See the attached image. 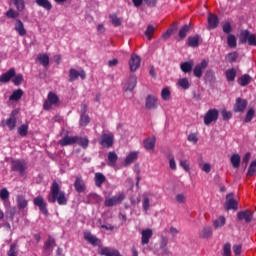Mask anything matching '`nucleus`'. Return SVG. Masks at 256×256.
Returning a JSON list of instances; mask_svg holds the SVG:
<instances>
[{"label": "nucleus", "instance_id": "nucleus-1", "mask_svg": "<svg viewBox=\"0 0 256 256\" xmlns=\"http://www.w3.org/2000/svg\"><path fill=\"white\" fill-rule=\"evenodd\" d=\"M49 203H55L57 201L58 205H67V197L65 192L61 191V187L57 181H53L50 187V195L48 196Z\"/></svg>", "mask_w": 256, "mask_h": 256}, {"label": "nucleus", "instance_id": "nucleus-2", "mask_svg": "<svg viewBox=\"0 0 256 256\" xmlns=\"http://www.w3.org/2000/svg\"><path fill=\"white\" fill-rule=\"evenodd\" d=\"M239 41L242 45L248 43L250 47H256V36L254 33H251L249 30H243L240 33Z\"/></svg>", "mask_w": 256, "mask_h": 256}, {"label": "nucleus", "instance_id": "nucleus-3", "mask_svg": "<svg viewBox=\"0 0 256 256\" xmlns=\"http://www.w3.org/2000/svg\"><path fill=\"white\" fill-rule=\"evenodd\" d=\"M59 96L55 94V92H49L47 95V99L44 102L43 109L44 111H49L52 107H59Z\"/></svg>", "mask_w": 256, "mask_h": 256}, {"label": "nucleus", "instance_id": "nucleus-4", "mask_svg": "<svg viewBox=\"0 0 256 256\" xmlns=\"http://www.w3.org/2000/svg\"><path fill=\"white\" fill-rule=\"evenodd\" d=\"M11 171H15L19 173V175H25V171H27V162L21 159H13L11 161Z\"/></svg>", "mask_w": 256, "mask_h": 256}, {"label": "nucleus", "instance_id": "nucleus-5", "mask_svg": "<svg viewBox=\"0 0 256 256\" xmlns=\"http://www.w3.org/2000/svg\"><path fill=\"white\" fill-rule=\"evenodd\" d=\"M68 81L69 83H75V81H77V79H82V81H85V79H87V73L85 72V70H77L75 68H70L69 73H68Z\"/></svg>", "mask_w": 256, "mask_h": 256}, {"label": "nucleus", "instance_id": "nucleus-6", "mask_svg": "<svg viewBox=\"0 0 256 256\" xmlns=\"http://www.w3.org/2000/svg\"><path fill=\"white\" fill-rule=\"evenodd\" d=\"M125 199V194L121 193L119 195H115L112 197H106L104 201L105 207H115L116 205H119L123 203Z\"/></svg>", "mask_w": 256, "mask_h": 256}, {"label": "nucleus", "instance_id": "nucleus-7", "mask_svg": "<svg viewBox=\"0 0 256 256\" xmlns=\"http://www.w3.org/2000/svg\"><path fill=\"white\" fill-rule=\"evenodd\" d=\"M99 143L105 149H111V147L115 145V137L113 136V134L104 133L101 135Z\"/></svg>", "mask_w": 256, "mask_h": 256}, {"label": "nucleus", "instance_id": "nucleus-8", "mask_svg": "<svg viewBox=\"0 0 256 256\" xmlns=\"http://www.w3.org/2000/svg\"><path fill=\"white\" fill-rule=\"evenodd\" d=\"M33 203L35 207H38L40 212L45 215V217L49 216V210L47 209V202L43 196H37L33 199Z\"/></svg>", "mask_w": 256, "mask_h": 256}, {"label": "nucleus", "instance_id": "nucleus-9", "mask_svg": "<svg viewBox=\"0 0 256 256\" xmlns=\"http://www.w3.org/2000/svg\"><path fill=\"white\" fill-rule=\"evenodd\" d=\"M255 215L254 211H251L249 209L242 210L237 213V219L238 221H244L247 225L253 221V217Z\"/></svg>", "mask_w": 256, "mask_h": 256}, {"label": "nucleus", "instance_id": "nucleus-10", "mask_svg": "<svg viewBox=\"0 0 256 256\" xmlns=\"http://www.w3.org/2000/svg\"><path fill=\"white\" fill-rule=\"evenodd\" d=\"M219 119V110L216 108L209 109L204 116V124L211 125V123Z\"/></svg>", "mask_w": 256, "mask_h": 256}, {"label": "nucleus", "instance_id": "nucleus-11", "mask_svg": "<svg viewBox=\"0 0 256 256\" xmlns=\"http://www.w3.org/2000/svg\"><path fill=\"white\" fill-rule=\"evenodd\" d=\"M128 65L131 73H135L141 67V57L135 53L131 54Z\"/></svg>", "mask_w": 256, "mask_h": 256}, {"label": "nucleus", "instance_id": "nucleus-12", "mask_svg": "<svg viewBox=\"0 0 256 256\" xmlns=\"http://www.w3.org/2000/svg\"><path fill=\"white\" fill-rule=\"evenodd\" d=\"M207 67H209V62H207V60L205 59H203L200 63L196 64L193 69L194 77H197V79H201L203 77V70L207 69Z\"/></svg>", "mask_w": 256, "mask_h": 256}, {"label": "nucleus", "instance_id": "nucleus-13", "mask_svg": "<svg viewBox=\"0 0 256 256\" xmlns=\"http://www.w3.org/2000/svg\"><path fill=\"white\" fill-rule=\"evenodd\" d=\"M239 207V203H237V200L233 199V193H230L226 195V203H225V209L226 211H237Z\"/></svg>", "mask_w": 256, "mask_h": 256}, {"label": "nucleus", "instance_id": "nucleus-14", "mask_svg": "<svg viewBox=\"0 0 256 256\" xmlns=\"http://www.w3.org/2000/svg\"><path fill=\"white\" fill-rule=\"evenodd\" d=\"M145 107L150 111H154L159 107V100L153 95H148L145 100Z\"/></svg>", "mask_w": 256, "mask_h": 256}, {"label": "nucleus", "instance_id": "nucleus-15", "mask_svg": "<svg viewBox=\"0 0 256 256\" xmlns=\"http://www.w3.org/2000/svg\"><path fill=\"white\" fill-rule=\"evenodd\" d=\"M83 236L85 241H87V243H90V245H93V247H97V245H101V239L93 235L91 231H84Z\"/></svg>", "mask_w": 256, "mask_h": 256}, {"label": "nucleus", "instance_id": "nucleus-16", "mask_svg": "<svg viewBox=\"0 0 256 256\" xmlns=\"http://www.w3.org/2000/svg\"><path fill=\"white\" fill-rule=\"evenodd\" d=\"M208 21V31H211L213 29H217L219 27V17L213 13H209L207 16Z\"/></svg>", "mask_w": 256, "mask_h": 256}, {"label": "nucleus", "instance_id": "nucleus-17", "mask_svg": "<svg viewBox=\"0 0 256 256\" xmlns=\"http://www.w3.org/2000/svg\"><path fill=\"white\" fill-rule=\"evenodd\" d=\"M55 247H57V242L55 241V238L49 236L48 239L44 242V246H43L45 253H48V255H51Z\"/></svg>", "mask_w": 256, "mask_h": 256}, {"label": "nucleus", "instance_id": "nucleus-18", "mask_svg": "<svg viewBox=\"0 0 256 256\" xmlns=\"http://www.w3.org/2000/svg\"><path fill=\"white\" fill-rule=\"evenodd\" d=\"M77 139V136H69L68 134H66L59 140L58 143L61 147H67L69 145H75V143H77Z\"/></svg>", "mask_w": 256, "mask_h": 256}, {"label": "nucleus", "instance_id": "nucleus-19", "mask_svg": "<svg viewBox=\"0 0 256 256\" xmlns=\"http://www.w3.org/2000/svg\"><path fill=\"white\" fill-rule=\"evenodd\" d=\"M248 102L246 99L237 98L234 104V112L235 113H243L245 109H247Z\"/></svg>", "mask_w": 256, "mask_h": 256}, {"label": "nucleus", "instance_id": "nucleus-20", "mask_svg": "<svg viewBox=\"0 0 256 256\" xmlns=\"http://www.w3.org/2000/svg\"><path fill=\"white\" fill-rule=\"evenodd\" d=\"M17 112L16 111H12L9 118L6 119L5 124L6 127H8V129H10V131H13V129H15V127H17Z\"/></svg>", "mask_w": 256, "mask_h": 256}, {"label": "nucleus", "instance_id": "nucleus-21", "mask_svg": "<svg viewBox=\"0 0 256 256\" xmlns=\"http://www.w3.org/2000/svg\"><path fill=\"white\" fill-rule=\"evenodd\" d=\"M141 235V245H149V241H151V237H153V230L150 228L144 229Z\"/></svg>", "mask_w": 256, "mask_h": 256}, {"label": "nucleus", "instance_id": "nucleus-22", "mask_svg": "<svg viewBox=\"0 0 256 256\" xmlns=\"http://www.w3.org/2000/svg\"><path fill=\"white\" fill-rule=\"evenodd\" d=\"M74 189L77 191V193L85 192V181H83L82 176H76L74 181Z\"/></svg>", "mask_w": 256, "mask_h": 256}, {"label": "nucleus", "instance_id": "nucleus-23", "mask_svg": "<svg viewBox=\"0 0 256 256\" xmlns=\"http://www.w3.org/2000/svg\"><path fill=\"white\" fill-rule=\"evenodd\" d=\"M15 77V68H10L8 71L0 75V83H9Z\"/></svg>", "mask_w": 256, "mask_h": 256}, {"label": "nucleus", "instance_id": "nucleus-24", "mask_svg": "<svg viewBox=\"0 0 256 256\" xmlns=\"http://www.w3.org/2000/svg\"><path fill=\"white\" fill-rule=\"evenodd\" d=\"M155 143H157V138H155V136H150L143 140L144 148L147 151H153V149H155Z\"/></svg>", "mask_w": 256, "mask_h": 256}, {"label": "nucleus", "instance_id": "nucleus-25", "mask_svg": "<svg viewBox=\"0 0 256 256\" xmlns=\"http://www.w3.org/2000/svg\"><path fill=\"white\" fill-rule=\"evenodd\" d=\"M14 29L16 32H18V35H20V37H25V35H27V30L25 29V25L20 19L16 20L14 24Z\"/></svg>", "mask_w": 256, "mask_h": 256}, {"label": "nucleus", "instance_id": "nucleus-26", "mask_svg": "<svg viewBox=\"0 0 256 256\" xmlns=\"http://www.w3.org/2000/svg\"><path fill=\"white\" fill-rule=\"evenodd\" d=\"M117 161H119V156L117 155V152L110 151L108 153V161H107L108 167H115V165H117Z\"/></svg>", "mask_w": 256, "mask_h": 256}, {"label": "nucleus", "instance_id": "nucleus-27", "mask_svg": "<svg viewBox=\"0 0 256 256\" xmlns=\"http://www.w3.org/2000/svg\"><path fill=\"white\" fill-rule=\"evenodd\" d=\"M137 87V76L131 75L126 83L125 91H133Z\"/></svg>", "mask_w": 256, "mask_h": 256}, {"label": "nucleus", "instance_id": "nucleus-28", "mask_svg": "<svg viewBox=\"0 0 256 256\" xmlns=\"http://www.w3.org/2000/svg\"><path fill=\"white\" fill-rule=\"evenodd\" d=\"M199 237L201 239H211V237H213V228H211V226H206L204 227L200 233H199Z\"/></svg>", "mask_w": 256, "mask_h": 256}, {"label": "nucleus", "instance_id": "nucleus-29", "mask_svg": "<svg viewBox=\"0 0 256 256\" xmlns=\"http://www.w3.org/2000/svg\"><path fill=\"white\" fill-rule=\"evenodd\" d=\"M94 181H95L96 187L101 188V187H103V183H105V181H107V177H105L103 173L97 172V173H95Z\"/></svg>", "mask_w": 256, "mask_h": 256}, {"label": "nucleus", "instance_id": "nucleus-30", "mask_svg": "<svg viewBox=\"0 0 256 256\" xmlns=\"http://www.w3.org/2000/svg\"><path fill=\"white\" fill-rule=\"evenodd\" d=\"M199 39H201V36L196 34L194 36H189L187 39V45L188 47H192L195 49V47H199Z\"/></svg>", "mask_w": 256, "mask_h": 256}, {"label": "nucleus", "instance_id": "nucleus-31", "mask_svg": "<svg viewBox=\"0 0 256 256\" xmlns=\"http://www.w3.org/2000/svg\"><path fill=\"white\" fill-rule=\"evenodd\" d=\"M16 201H17V207L18 209H20V211L25 209L27 205H29V201H27L24 195H18L16 198Z\"/></svg>", "mask_w": 256, "mask_h": 256}, {"label": "nucleus", "instance_id": "nucleus-32", "mask_svg": "<svg viewBox=\"0 0 256 256\" xmlns=\"http://www.w3.org/2000/svg\"><path fill=\"white\" fill-rule=\"evenodd\" d=\"M137 157H138L137 152H135V151L130 152L124 161V166L129 167V165H131V163H134L135 161H137Z\"/></svg>", "mask_w": 256, "mask_h": 256}, {"label": "nucleus", "instance_id": "nucleus-33", "mask_svg": "<svg viewBox=\"0 0 256 256\" xmlns=\"http://www.w3.org/2000/svg\"><path fill=\"white\" fill-rule=\"evenodd\" d=\"M35 2L38 7H42V9H45L46 11H51V9H53V5L49 0H35Z\"/></svg>", "mask_w": 256, "mask_h": 256}, {"label": "nucleus", "instance_id": "nucleus-34", "mask_svg": "<svg viewBox=\"0 0 256 256\" xmlns=\"http://www.w3.org/2000/svg\"><path fill=\"white\" fill-rule=\"evenodd\" d=\"M230 163L234 169L241 167V156L239 154H233L230 158Z\"/></svg>", "mask_w": 256, "mask_h": 256}, {"label": "nucleus", "instance_id": "nucleus-35", "mask_svg": "<svg viewBox=\"0 0 256 256\" xmlns=\"http://www.w3.org/2000/svg\"><path fill=\"white\" fill-rule=\"evenodd\" d=\"M237 81L241 87H247V85H249V83H251V76L249 74H244L240 78H238Z\"/></svg>", "mask_w": 256, "mask_h": 256}, {"label": "nucleus", "instance_id": "nucleus-36", "mask_svg": "<svg viewBox=\"0 0 256 256\" xmlns=\"http://www.w3.org/2000/svg\"><path fill=\"white\" fill-rule=\"evenodd\" d=\"M225 75L227 81L232 83L233 81H235V78L237 77V70H235V68L228 69L226 70Z\"/></svg>", "mask_w": 256, "mask_h": 256}, {"label": "nucleus", "instance_id": "nucleus-37", "mask_svg": "<svg viewBox=\"0 0 256 256\" xmlns=\"http://www.w3.org/2000/svg\"><path fill=\"white\" fill-rule=\"evenodd\" d=\"M37 61H39L40 65L43 67H49V55L47 54H38Z\"/></svg>", "mask_w": 256, "mask_h": 256}, {"label": "nucleus", "instance_id": "nucleus-38", "mask_svg": "<svg viewBox=\"0 0 256 256\" xmlns=\"http://www.w3.org/2000/svg\"><path fill=\"white\" fill-rule=\"evenodd\" d=\"M23 97V90L21 88L14 90L9 97V101H19Z\"/></svg>", "mask_w": 256, "mask_h": 256}, {"label": "nucleus", "instance_id": "nucleus-39", "mask_svg": "<svg viewBox=\"0 0 256 256\" xmlns=\"http://www.w3.org/2000/svg\"><path fill=\"white\" fill-rule=\"evenodd\" d=\"M25 81V78L23 77V74H17L15 71V76L12 78V83L16 86L19 87V85H23V82Z\"/></svg>", "mask_w": 256, "mask_h": 256}, {"label": "nucleus", "instance_id": "nucleus-40", "mask_svg": "<svg viewBox=\"0 0 256 256\" xmlns=\"http://www.w3.org/2000/svg\"><path fill=\"white\" fill-rule=\"evenodd\" d=\"M189 31H191L190 24H185L184 26H182L178 33L180 39H185V37H187V33H189Z\"/></svg>", "mask_w": 256, "mask_h": 256}, {"label": "nucleus", "instance_id": "nucleus-41", "mask_svg": "<svg viewBox=\"0 0 256 256\" xmlns=\"http://www.w3.org/2000/svg\"><path fill=\"white\" fill-rule=\"evenodd\" d=\"M181 71H183V73H191V71H193V62L189 61V62H183L180 65Z\"/></svg>", "mask_w": 256, "mask_h": 256}, {"label": "nucleus", "instance_id": "nucleus-42", "mask_svg": "<svg viewBox=\"0 0 256 256\" xmlns=\"http://www.w3.org/2000/svg\"><path fill=\"white\" fill-rule=\"evenodd\" d=\"M77 145L82 147V149H87L89 147V138L87 137H78L77 136Z\"/></svg>", "mask_w": 256, "mask_h": 256}, {"label": "nucleus", "instance_id": "nucleus-43", "mask_svg": "<svg viewBox=\"0 0 256 256\" xmlns=\"http://www.w3.org/2000/svg\"><path fill=\"white\" fill-rule=\"evenodd\" d=\"M227 45L230 49H235L237 47V38L233 34L227 36Z\"/></svg>", "mask_w": 256, "mask_h": 256}, {"label": "nucleus", "instance_id": "nucleus-44", "mask_svg": "<svg viewBox=\"0 0 256 256\" xmlns=\"http://www.w3.org/2000/svg\"><path fill=\"white\" fill-rule=\"evenodd\" d=\"M237 59H239L238 52H230L226 55V61H228V63H236Z\"/></svg>", "mask_w": 256, "mask_h": 256}, {"label": "nucleus", "instance_id": "nucleus-45", "mask_svg": "<svg viewBox=\"0 0 256 256\" xmlns=\"http://www.w3.org/2000/svg\"><path fill=\"white\" fill-rule=\"evenodd\" d=\"M79 123L81 127H87L91 123V118L87 114H81Z\"/></svg>", "mask_w": 256, "mask_h": 256}, {"label": "nucleus", "instance_id": "nucleus-46", "mask_svg": "<svg viewBox=\"0 0 256 256\" xmlns=\"http://www.w3.org/2000/svg\"><path fill=\"white\" fill-rule=\"evenodd\" d=\"M225 216H220L218 219L213 221V225L215 229H220V227H223L226 223Z\"/></svg>", "mask_w": 256, "mask_h": 256}, {"label": "nucleus", "instance_id": "nucleus-47", "mask_svg": "<svg viewBox=\"0 0 256 256\" xmlns=\"http://www.w3.org/2000/svg\"><path fill=\"white\" fill-rule=\"evenodd\" d=\"M27 133H29V125L22 124L18 128V134L20 135V137H27Z\"/></svg>", "mask_w": 256, "mask_h": 256}, {"label": "nucleus", "instance_id": "nucleus-48", "mask_svg": "<svg viewBox=\"0 0 256 256\" xmlns=\"http://www.w3.org/2000/svg\"><path fill=\"white\" fill-rule=\"evenodd\" d=\"M255 173H256V159L251 162L247 171V177H255Z\"/></svg>", "mask_w": 256, "mask_h": 256}, {"label": "nucleus", "instance_id": "nucleus-49", "mask_svg": "<svg viewBox=\"0 0 256 256\" xmlns=\"http://www.w3.org/2000/svg\"><path fill=\"white\" fill-rule=\"evenodd\" d=\"M109 18L111 19V23L112 25H114L115 27H121V18L117 17V14H110Z\"/></svg>", "mask_w": 256, "mask_h": 256}, {"label": "nucleus", "instance_id": "nucleus-50", "mask_svg": "<svg viewBox=\"0 0 256 256\" xmlns=\"http://www.w3.org/2000/svg\"><path fill=\"white\" fill-rule=\"evenodd\" d=\"M178 85L184 90L189 89L191 87V83H189V79L187 78H182L178 80Z\"/></svg>", "mask_w": 256, "mask_h": 256}, {"label": "nucleus", "instance_id": "nucleus-51", "mask_svg": "<svg viewBox=\"0 0 256 256\" xmlns=\"http://www.w3.org/2000/svg\"><path fill=\"white\" fill-rule=\"evenodd\" d=\"M155 34V26L153 25H148L147 29L145 30V35L146 37L151 40L153 39V35Z\"/></svg>", "mask_w": 256, "mask_h": 256}, {"label": "nucleus", "instance_id": "nucleus-52", "mask_svg": "<svg viewBox=\"0 0 256 256\" xmlns=\"http://www.w3.org/2000/svg\"><path fill=\"white\" fill-rule=\"evenodd\" d=\"M11 1L14 3L17 11H23V9H25V0H11Z\"/></svg>", "mask_w": 256, "mask_h": 256}, {"label": "nucleus", "instance_id": "nucleus-53", "mask_svg": "<svg viewBox=\"0 0 256 256\" xmlns=\"http://www.w3.org/2000/svg\"><path fill=\"white\" fill-rule=\"evenodd\" d=\"M254 117H255V109L250 108L246 114L245 123H251Z\"/></svg>", "mask_w": 256, "mask_h": 256}, {"label": "nucleus", "instance_id": "nucleus-54", "mask_svg": "<svg viewBox=\"0 0 256 256\" xmlns=\"http://www.w3.org/2000/svg\"><path fill=\"white\" fill-rule=\"evenodd\" d=\"M6 17H8V19H17V17H19V12L13 10V8H10L6 12Z\"/></svg>", "mask_w": 256, "mask_h": 256}, {"label": "nucleus", "instance_id": "nucleus-55", "mask_svg": "<svg viewBox=\"0 0 256 256\" xmlns=\"http://www.w3.org/2000/svg\"><path fill=\"white\" fill-rule=\"evenodd\" d=\"M161 97L164 101H169V98L171 97V91H169V88H164L162 90Z\"/></svg>", "mask_w": 256, "mask_h": 256}, {"label": "nucleus", "instance_id": "nucleus-56", "mask_svg": "<svg viewBox=\"0 0 256 256\" xmlns=\"http://www.w3.org/2000/svg\"><path fill=\"white\" fill-rule=\"evenodd\" d=\"M0 199L2 201H7V199H9V190H7V188H2L0 190Z\"/></svg>", "mask_w": 256, "mask_h": 256}, {"label": "nucleus", "instance_id": "nucleus-57", "mask_svg": "<svg viewBox=\"0 0 256 256\" xmlns=\"http://www.w3.org/2000/svg\"><path fill=\"white\" fill-rule=\"evenodd\" d=\"M223 256H231V243L227 242L224 244Z\"/></svg>", "mask_w": 256, "mask_h": 256}, {"label": "nucleus", "instance_id": "nucleus-58", "mask_svg": "<svg viewBox=\"0 0 256 256\" xmlns=\"http://www.w3.org/2000/svg\"><path fill=\"white\" fill-rule=\"evenodd\" d=\"M180 167H182V169H184V171H186L187 173L191 171L189 161L187 160H180Z\"/></svg>", "mask_w": 256, "mask_h": 256}, {"label": "nucleus", "instance_id": "nucleus-59", "mask_svg": "<svg viewBox=\"0 0 256 256\" xmlns=\"http://www.w3.org/2000/svg\"><path fill=\"white\" fill-rule=\"evenodd\" d=\"M7 255L8 256H17L18 255V253H17V244H11L10 245V249L7 252Z\"/></svg>", "mask_w": 256, "mask_h": 256}, {"label": "nucleus", "instance_id": "nucleus-60", "mask_svg": "<svg viewBox=\"0 0 256 256\" xmlns=\"http://www.w3.org/2000/svg\"><path fill=\"white\" fill-rule=\"evenodd\" d=\"M243 249V245L241 244H236L233 246V253L235 256H239L241 255V251Z\"/></svg>", "mask_w": 256, "mask_h": 256}, {"label": "nucleus", "instance_id": "nucleus-61", "mask_svg": "<svg viewBox=\"0 0 256 256\" xmlns=\"http://www.w3.org/2000/svg\"><path fill=\"white\" fill-rule=\"evenodd\" d=\"M222 118L224 121H229V119H231L233 117V114L231 113V111H227V110H222Z\"/></svg>", "mask_w": 256, "mask_h": 256}, {"label": "nucleus", "instance_id": "nucleus-62", "mask_svg": "<svg viewBox=\"0 0 256 256\" xmlns=\"http://www.w3.org/2000/svg\"><path fill=\"white\" fill-rule=\"evenodd\" d=\"M150 205H151V201L149 200V197H145L142 204L144 211H149Z\"/></svg>", "mask_w": 256, "mask_h": 256}, {"label": "nucleus", "instance_id": "nucleus-63", "mask_svg": "<svg viewBox=\"0 0 256 256\" xmlns=\"http://www.w3.org/2000/svg\"><path fill=\"white\" fill-rule=\"evenodd\" d=\"M176 201H177V203L183 204V203H186L187 198L185 197L184 194H177Z\"/></svg>", "mask_w": 256, "mask_h": 256}, {"label": "nucleus", "instance_id": "nucleus-64", "mask_svg": "<svg viewBox=\"0 0 256 256\" xmlns=\"http://www.w3.org/2000/svg\"><path fill=\"white\" fill-rule=\"evenodd\" d=\"M222 29L227 34L231 33V31H232L231 23L226 22L225 24H223Z\"/></svg>", "mask_w": 256, "mask_h": 256}]
</instances>
